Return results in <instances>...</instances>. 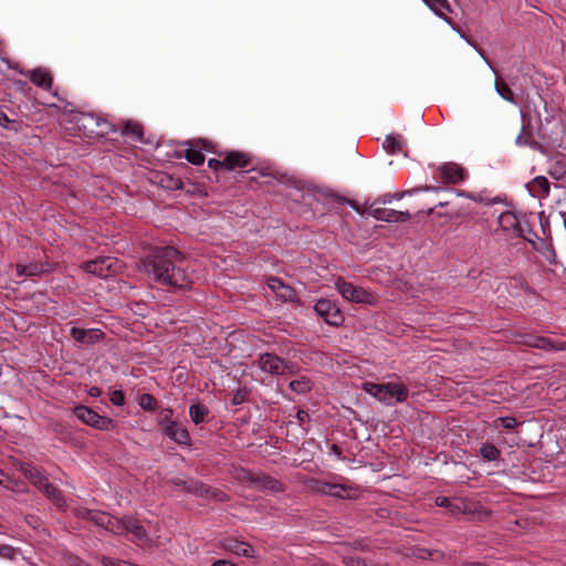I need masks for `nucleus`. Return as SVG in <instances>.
<instances>
[{"label":"nucleus","mask_w":566,"mask_h":566,"mask_svg":"<svg viewBox=\"0 0 566 566\" xmlns=\"http://www.w3.org/2000/svg\"><path fill=\"white\" fill-rule=\"evenodd\" d=\"M233 478L241 484L252 488L259 492L283 493L285 484L263 471H253L239 467L233 471Z\"/></svg>","instance_id":"obj_2"},{"label":"nucleus","mask_w":566,"mask_h":566,"mask_svg":"<svg viewBox=\"0 0 566 566\" xmlns=\"http://www.w3.org/2000/svg\"><path fill=\"white\" fill-rule=\"evenodd\" d=\"M104 337L105 333L98 328L87 329V335H85L83 344L94 345L103 340Z\"/></svg>","instance_id":"obj_44"},{"label":"nucleus","mask_w":566,"mask_h":566,"mask_svg":"<svg viewBox=\"0 0 566 566\" xmlns=\"http://www.w3.org/2000/svg\"><path fill=\"white\" fill-rule=\"evenodd\" d=\"M29 78L35 86L43 90H51L53 78L51 73L44 67H36L31 71Z\"/></svg>","instance_id":"obj_24"},{"label":"nucleus","mask_w":566,"mask_h":566,"mask_svg":"<svg viewBox=\"0 0 566 566\" xmlns=\"http://www.w3.org/2000/svg\"><path fill=\"white\" fill-rule=\"evenodd\" d=\"M158 184L168 190H178L184 187V182L180 178H175L168 174H163L158 176Z\"/></svg>","instance_id":"obj_37"},{"label":"nucleus","mask_w":566,"mask_h":566,"mask_svg":"<svg viewBox=\"0 0 566 566\" xmlns=\"http://www.w3.org/2000/svg\"><path fill=\"white\" fill-rule=\"evenodd\" d=\"M185 145L187 146H196L200 151L206 150L208 153H214L221 156V153H218L216 150V144L209 139L206 138H198L193 140L186 142Z\"/></svg>","instance_id":"obj_42"},{"label":"nucleus","mask_w":566,"mask_h":566,"mask_svg":"<svg viewBox=\"0 0 566 566\" xmlns=\"http://www.w3.org/2000/svg\"><path fill=\"white\" fill-rule=\"evenodd\" d=\"M75 125L86 138L103 137L112 130L111 123L93 113H78L75 116Z\"/></svg>","instance_id":"obj_4"},{"label":"nucleus","mask_w":566,"mask_h":566,"mask_svg":"<svg viewBox=\"0 0 566 566\" xmlns=\"http://www.w3.org/2000/svg\"><path fill=\"white\" fill-rule=\"evenodd\" d=\"M439 190V187H433V186H424L422 188H413V189H410V190H406V191H402V192H396L394 195L391 193H385L381 198H378L377 200H375L374 202L375 203H389L391 202L394 199H397V200H400L402 199L405 196L409 195H413L418 191H438Z\"/></svg>","instance_id":"obj_29"},{"label":"nucleus","mask_w":566,"mask_h":566,"mask_svg":"<svg viewBox=\"0 0 566 566\" xmlns=\"http://www.w3.org/2000/svg\"><path fill=\"white\" fill-rule=\"evenodd\" d=\"M324 196L326 198H332L334 201H336L337 203H347L352 208H354L356 211L360 212L356 201L354 200H350V199H347L346 197L344 196H340V195H337V193H334L332 190H326L324 191Z\"/></svg>","instance_id":"obj_45"},{"label":"nucleus","mask_w":566,"mask_h":566,"mask_svg":"<svg viewBox=\"0 0 566 566\" xmlns=\"http://www.w3.org/2000/svg\"><path fill=\"white\" fill-rule=\"evenodd\" d=\"M520 220L521 213L517 214L512 211H504L499 217V224L504 232L515 237Z\"/></svg>","instance_id":"obj_22"},{"label":"nucleus","mask_w":566,"mask_h":566,"mask_svg":"<svg viewBox=\"0 0 566 566\" xmlns=\"http://www.w3.org/2000/svg\"><path fill=\"white\" fill-rule=\"evenodd\" d=\"M378 203L373 202L368 208V216L375 218L376 220L386 221V222H405L411 218L410 212L407 211H398L388 208L377 207Z\"/></svg>","instance_id":"obj_12"},{"label":"nucleus","mask_w":566,"mask_h":566,"mask_svg":"<svg viewBox=\"0 0 566 566\" xmlns=\"http://www.w3.org/2000/svg\"><path fill=\"white\" fill-rule=\"evenodd\" d=\"M161 432L179 446H192V440L188 429L182 427L178 421H176V423H170V426H166Z\"/></svg>","instance_id":"obj_16"},{"label":"nucleus","mask_w":566,"mask_h":566,"mask_svg":"<svg viewBox=\"0 0 566 566\" xmlns=\"http://www.w3.org/2000/svg\"><path fill=\"white\" fill-rule=\"evenodd\" d=\"M413 555L420 559H434L436 555L443 557V554L438 551H431L428 548H416Z\"/></svg>","instance_id":"obj_47"},{"label":"nucleus","mask_w":566,"mask_h":566,"mask_svg":"<svg viewBox=\"0 0 566 566\" xmlns=\"http://www.w3.org/2000/svg\"><path fill=\"white\" fill-rule=\"evenodd\" d=\"M423 2H426L429 8L448 24H452V19L443 12H451V7L448 0H423Z\"/></svg>","instance_id":"obj_30"},{"label":"nucleus","mask_w":566,"mask_h":566,"mask_svg":"<svg viewBox=\"0 0 566 566\" xmlns=\"http://www.w3.org/2000/svg\"><path fill=\"white\" fill-rule=\"evenodd\" d=\"M347 546L354 548V549H357V551H361V552H366V551H369V544L366 539H355L348 544H346Z\"/></svg>","instance_id":"obj_54"},{"label":"nucleus","mask_w":566,"mask_h":566,"mask_svg":"<svg viewBox=\"0 0 566 566\" xmlns=\"http://www.w3.org/2000/svg\"><path fill=\"white\" fill-rule=\"evenodd\" d=\"M314 311L326 324L338 327L342 326L345 316L336 302L328 298H321L314 305Z\"/></svg>","instance_id":"obj_6"},{"label":"nucleus","mask_w":566,"mask_h":566,"mask_svg":"<svg viewBox=\"0 0 566 566\" xmlns=\"http://www.w3.org/2000/svg\"><path fill=\"white\" fill-rule=\"evenodd\" d=\"M336 289L338 293L347 301L357 304H373L375 296L367 290L354 285L352 282H347L344 279L336 281Z\"/></svg>","instance_id":"obj_7"},{"label":"nucleus","mask_w":566,"mask_h":566,"mask_svg":"<svg viewBox=\"0 0 566 566\" xmlns=\"http://www.w3.org/2000/svg\"><path fill=\"white\" fill-rule=\"evenodd\" d=\"M468 566H488V565L485 563L475 562V563L468 564Z\"/></svg>","instance_id":"obj_62"},{"label":"nucleus","mask_w":566,"mask_h":566,"mask_svg":"<svg viewBox=\"0 0 566 566\" xmlns=\"http://www.w3.org/2000/svg\"><path fill=\"white\" fill-rule=\"evenodd\" d=\"M268 287L274 293L275 297L284 303H293L301 305V300L297 291L291 285L286 284L277 276H268L265 279Z\"/></svg>","instance_id":"obj_8"},{"label":"nucleus","mask_w":566,"mask_h":566,"mask_svg":"<svg viewBox=\"0 0 566 566\" xmlns=\"http://www.w3.org/2000/svg\"><path fill=\"white\" fill-rule=\"evenodd\" d=\"M73 415L83 423L97 430L108 431L116 426L114 419L101 416L95 410L84 405L74 407Z\"/></svg>","instance_id":"obj_5"},{"label":"nucleus","mask_w":566,"mask_h":566,"mask_svg":"<svg viewBox=\"0 0 566 566\" xmlns=\"http://www.w3.org/2000/svg\"><path fill=\"white\" fill-rule=\"evenodd\" d=\"M191 491H192V494L203 496L207 499H212L218 502L230 501L229 494H227L226 492H223L220 489L209 486V485L205 484L203 482L196 483L195 485H192Z\"/></svg>","instance_id":"obj_19"},{"label":"nucleus","mask_w":566,"mask_h":566,"mask_svg":"<svg viewBox=\"0 0 566 566\" xmlns=\"http://www.w3.org/2000/svg\"><path fill=\"white\" fill-rule=\"evenodd\" d=\"M495 90L502 98L507 102L515 103L514 93L506 82L501 78H496Z\"/></svg>","instance_id":"obj_43"},{"label":"nucleus","mask_w":566,"mask_h":566,"mask_svg":"<svg viewBox=\"0 0 566 566\" xmlns=\"http://www.w3.org/2000/svg\"><path fill=\"white\" fill-rule=\"evenodd\" d=\"M15 270L18 276H39L50 271V263L41 261H32L29 264L18 263Z\"/></svg>","instance_id":"obj_21"},{"label":"nucleus","mask_w":566,"mask_h":566,"mask_svg":"<svg viewBox=\"0 0 566 566\" xmlns=\"http://www.w3.org/2000/svg\"><path fill=\"white\" fill-rule=\"evenodd\" d=\"M137 403L144 411L147 412H154L158 409V401L151 394H140L137 397Z\"/></svg>","instance_id":"obj_35"},{"label":"nucleus","mask_w":566,"mask_h":566,"mask_svg":"<svg viewBox=\"0 0 566 566\" xmlns=\"http://www.w3.org/2000/svg\"><path fill=\"white\" fill-rule=\"evenodd\" d=\"M109 400L114 406L122 407L125 405V392L120 389H115L109 395Z\"/></svg>","instance_id":"obj_51"},{"label":"nucleus","mask_w":566,"mask_h":566,"mask_svg":"<svg viewBox=\"0 0 566 566\" xmlns=\"http://www.w3.org/2000/svg\"><path fill=\"white\" fill-rule=\"evenodd\" d=\"M342 563L346 566H368L366 559L352 555H342Z\"/></svg>","instance_id":"obj_48"},{"label":"nucleus","mask_w":566,"mask_h":566,"mask_svg":"<svg viewBox=\"0 0 566 566\" xmlns=\"http://www.w3.org/2000/svg\"><path fill=\"white\" fill-rule=\"evenodd\" d=\"M114 259L111 256L97 258L92 261H87L83 264L85 272L99 277H107L111 275V270L114 264Z\"/></svg>","instance_id":"obj_14"},{"label":"nucleus","mask_w":566,"mask_h":566,"mask_svg":"<svg viewBox=\"0 0 566 566\" xmlns=\"http://www.w3.org/2000/svg\"><path fill=\"white\" fill-rule=\"evenodd\" d=\"M382 147L390 155H396L400 153L402 149L401 136L398 134L387 135L382 144Z\"/></svg>","instance_id":"obj_34"},{"label":"nucleus","mask_w":566,"mask_h":566,"mask_svg":"<svg viewBox=\"0 0 566 566\" xmlns=\"http://www.w3.org/2000/svg\"><path fill=\"white\" fill-rule=\"evenodd\" d=\"M184 157L195 166H199L205 163V155L196 146H188V148L185 149Z\"/></svg>","instance_id":"obj_40"},{"label":"nucleus","mask_w":566,"mask_h":566,"mask_svg":"<svg viewBox=\"0 0 566 566\" xmlns=\"http://www.w3.org/2000/svg\"><path fill=\"white\" fill-rule=\"evenodd\" d=\"M359 489L354 484L347 483H331L329 496L339 500H355L358 497Z\"/></svg>","instance_id":"obj_20"},{"label":"nucleus","mask_w":566,"mask_h":566,"mask_svg":"<svg viewBox=\"0 0 566 566\" xmlns=\"http://www.w3.org/2000/svg\"><path fill=\"white\" fill-rule=\"evenodd\" d=\"M120 133L132 138L133 142L145 143L143 137L144 127L138 122L127 120L122 127Z\"/></svg>","instance_id":"obj_28"},{"label":"nucleus","mask_w":566,"mask_h":566,"mask_svg":"<svg viewBox=\"0 0 566 566\" xmlns=\"http://www.w3.org/2000/svg\"><path fill=\"white\" fill-rule=\"evenodd\" d=\"M331 483L324 480L319 479H311L308 481V486L312 492L318 494V495H326L329 496L331 493Z\"/></svg>","instance_id":"obj_39"},{"label":"nucleus","mask_w":566,"mask_h":566,"mask_svg":"<svg viewBox=\"0 0 566 566\" xmlns=\"http://www.w3.org/2000/svg\"><path fill=\"white\" fill-rule=\"evenodd\" d=\"M143 270L156 284L169 292H187L192 289V272L189 261L174 247L156 248L142 260Z\"/></svg>","instance_id":"obj_1"},{"label":"nucleus","mask_w":566,"mask_h":566,"mask_svg":"<svg viewBox=\"0 0 566 566\" xmlns=\"http://www.w3.org/2000/svg\"><path fill=\"white\" fill-rule=\"evenodd\" d=\"M434 208H436V207L428 209V210H427V214H428V216L432 214V213L434 212Z\"/></svg>","instance_id":"obj_64"},{"label":"nucleus","mask_w":566,"mask_h":566,"mask_svg":"<svg viewBox=\"0 0 566 566\" xmlns=\"http://www.w3.org/2000/svg\"><path fill=\"white\" fill-rule=\"evenodd\" d=\"M124 530L134 534L137 538L142 539L147 536L145 528L139 524L137 520L134 518H125L123 520Z\"/></svg>","instance_id":"obj_38"},{"label":"nucleus","mask_w":566,"mask_h":566,"mask_svg":"<svg viewBox=\"0 0 566 566\" xmlns=\"http://www.w3.org/2000/svg\"><path fill=\"white\" fill-rule=\"evenodd\" d=\"M4 482H6L4 480L0 479V485H4L7 489L14 490L13 486H10L9 484H6Z\"/></svg>","instance_id":"obj_63"},{"label":"nucleus","mask_w":566,"mask_h":566,"mask_svg":"<svg viewBox=\"0 0 566 566\" xmlns=\"http://www.w3.org/2000/svg\"><path fill=\"white\" fill-rule=\"evenodd\" d=\"M170 482L175 486L181 488L189 493H192V491H191L192 485H195L196 483H202L201 481H198V480L186 481V480H181V479H172Z\"/></svg>","instance_id":"obj_50"},{"label":"nucleus","mask_w":566,"mask_h":566,"mask_svg":"<svg viewBox=\"0 0 566 566\" xmlns=\"http://www.w3.org/2000/svg\"><path fill=\"white\" fill-rule=\"evenodd\" d=\"M515 238H522L528 241L531 244L535 245L534 239H538V235L534 232L530 220L526 214L521 213V220L518 228L515 233Z\"/></svg>","instance_id":"obj_26"},{"label":"nucleus","mask_w":566,"mask_h":566,"mask_svg":"<svg viewBox=\"0 0 566 566\" xmlns=\"http://www.w3.org/2000/svg\"><path fill=\"white\" fill-rule=\"evenodd\" d=\"M87 394L91 396V397H94V398H97L101 396L102 394V390L96 387V386H93L91 387L88 390H87Z\"/></svg>","instance_id":"obj_59"},{"label":"nucleus","mask_w":566,"mask_h":566,"mask_svg":"<svg viewBox=\"0 0 566 566\" xmlns=\"http://www.w3.org/2000/svg\"><path fill=\"white\" fill-rule=\"evenodd\" d=\"M15 556V549L11 545H1L0 546V557L7 559H13Z\"/></svg>","instance_id":"obj_55"},{"label":"nucleus","mask_w":566,"mask_h":566,"mask_svg":"<svg viewBox=\"0 0 566 566\" xmlns=\"http://www.w3.org/2000/svg\"><path fill=\"white\" fill-rule=\"evenodd\" d=\"M440 177L446 184L457 185L464 180L465 170L455 163H447L438 168Z\"/></svg>","instance_id":"obj_15"},{"label":"nucleus","mask_w":566,"mask_h":566,"mask_svg":"<svg viewBox=\"0 0 566 566\" xmlns=\"http://www.w3.org/2000/svg\"><path fill=\"white\" fill-rule=\"evenodd\" d=\"M530 193L537 198H547L549 196L551 185L546 177L537 176L528 185Z\"/></svg>","instance_id":"obj_23"},{"label":"nucleus","mask_w":566,"mask_h":566,"mask_svg":"<svg viewBox=\"0 0 566 566\" xmlns=\"http://www.w3.org/2000/svg\"><path fill=\"white\" fill-rule=\"evenodd\" d=\"M331 452L334 453L339 459L343 457V449L336 443H333L331 446Z\"/></svg>","instance_id":"obj_58"},{"label":"nucleus","mask_w":566,"mask_h":566,"mask_svg":"<svg viewBox=\"0 0 566 566\" xmlns=\"http://www.w3.org/2000/svg\"><path fill=\"white\" fill-rule=\"evenodd\" d=\"M226 170L235 168H248L252 164V156L240 150H231L224 154Z\"/></svg>","instance_id":"obj_17"},{"label":"nucleus","mask_w":566,"mask_h":566,"mask_svg":"<svg viewBox=\"0 0 566 566\" xmlns=\"http://www.w3.org/2000/svg\"><path fill=\"white\" fill-rule=\"evenodd\" d=\"M104 565H105V566H120L119 564H117V563H115V562H113V560H109V559H106V560L104 562Z\"/></svg>","instance_id":"obj_61"},{"label":"nucleus","mask_w":566,"mask_h":566,"mask_svg":"<svg viewBox=\"0 0 566 566\" xmlns=\"http://www.w3.org/2000/svg\"><path fill=\"white\" fill-rule=\"evenodd\" d=\"M53 431L57 434L59 439L63 442H70L72 439V433L64 428L62 423H54Z\"/></svg>","instance_id":"obj_49"},{"label":"nucleus","mask_w":566,"mask_h":566,"mask_svg":"<svg viewBox=\"0 0 566 566\" xmlns=\"http://www.w3.org/2000/svg\"><path fill=\"white\" fill-rule=\"evenodd\" d=\"M258 366L264 373L279 376L285 374L286 370H290L293 367V364L273 353H265L259 356Z\"/></svg>","instance_id":"obj_10"},{"label":"nucleus","mask_w":566,"mask_h":566,"mask_svg":"<svg viewBox=\"0 0 566 566\" xmlns=\"http://www.w3.org/2000/svg\"><path fill=\"white\" fill-rule=\"evenodd\" d=\"M479 454L486 461H496L501 455V451L494 443L484 442L479 450Z\"/></svg>","instance_id":"obj_36"},{"label":"nucleus","mask_w":566,"mask_h":566,"mask_svg":"<svg viewBox=\"0 0 566 566\" xmlns=\"http://www.w3.org/2000/svg\"><path fill=\"white\" fill-rule=\"evenodd\" d=\"M523 344L545 352L566 350V342L554 340L546 336L525 335Z\"/></svg>","instance_id":"obj_13"},{"label":"nucleus","mask_w":566,"mask_h":566,"mask_svg":"<svg viewBox=\"0 0 566 566\" xmlns=\"http://www.w3.org/2000/svg\"><path fill=\"white\" fill-rule=\"evenodd\" d=\"M539 222H541V227H542V230H543V233L546 235V227H548V220H543L542 218H539Z\"/></svg>","instance_id":"obj_60"},{"label":"nucleus","mask_w":566,"mask_h":566,"mask_svg":"<svg viewBox=\"0 0 566 566\" xmlns=\"http://www.w3.org/2000/svg\"><path fill=\"white\" fill-rule=\"evenodd\" d=\"M496 421L504 429H514L518 424L517 420L511 416L499 417Z\"/></svg>","instance_id":"obj_52"},{"label":"nucleus","mask_w":566,"mask_h":566,"mask_svg":"<svg viewBox=\"0 0 566 566\" xmlns=\"http://www.w3.org/2000/svg\"><path fill=\"white\" fill-rule=\"evenodd\" d=\"M85 335H87V329H84V328H80V327H72L71 331H70V336L78 342V343H82L84 342L85 339Z\"/></svg>","instance_id":"obj_53"},{"label":"nucleus","mask_w":566,"mask_h":566,"mask_svg":"<svg viewBox=\"0 0 566 566\" xmlns=\"http://www.w3.org/2000/svg\"><path fill=\"white\" fill-rule=\"evenodd\" d=\"M459 514L468 515L471 520L484 522L491 516V511L485 509L479 501L469 497H461Z\"/></svg>","instance_id":"obj_11"},{"label":"nucleus","mask_w":566,"mask_h":566,"mask_svg":"<svg viewBox=\"0 0 566 566\" xmlns=\"http://www.w3.org/2000/svg\"><path fill=\"white\" fill-rule=\"evenodd\" d=\"M174 409L170 407L163 408L157 416V426L160 430H164L166 426H170V423H176V420L172 419Z\"/></svg>","instance_id":"obj_41"},{"label":"nucleus","mask_w":566,"mask_h":566,"mask_svg":"<svg viewBox=\"0 0 566 566\" xmlns=\"http://www.w3.org/2000/svg\"><path fill=\"white\" fill-rule=\"evenodd\" d=\"M78 516L83 520L91 521L95 525L105 530H113L112 517L105 512L84 509L80 511Z\"/></svg>","instance_id":"obj_18"},{"label":"nucleus","mask_w":566,"mask_h":566,"mask_svg":"<svg viewBox=\"0 0 566 566\" xmlns=\"http://www.w3.org/2000/svg\"><path fill=\"white\" fill-rule=\"evenodd\" d=\"M547 172L553 179L562 180L566 176V156H556L552 161Z\"/></svg>","instance_id":"obj_31"},{"label":"nucleus","mask_w":566,"mask_h":566,"mask_svg":"<svg viewBox=\"0 0 566 566\" xmlns=\"http://www.w3.org/2000/svg\"><path fill=\"white\" fill-rule=\"evenodd\" d=\"M289 387L298 395H305L312 390L313 381L306 376H301L290 381Z\"/></svg>","instance_id":"obj_32"},{"label":"nucleus","mask_w":566,"mask_h":566,"mask_svg":"<svg viewBox=\"0 0 566 566\" xmlns=\"http://www.w3.org/2000/svg\"><path fill=\"white\" fill-rule=\"evenodd\" d=\"M30 481L34 486H36L48 499L54 501V503L59 506L64 504V497L62 496L60 490L49 481V479L43 475L38 470L30 471Z\"/></svg>","instance_id":"obj_9"},{"label":"nucleus","mask_w":566,"mask_h":566,"mask_svg":"<svg viewBox=\"0 0 566 566\" xmlns=\"http://www.w3.org/2000/svg\"><path fill=\"white\" fill-rule=\"evenodd\" d=\"M461 497H448V496H437L434 503L439 507L447 509L450 514L458 515L459 514V504Z\"/></svg>","instance_id":"obj_33"},{"label":"nucleus","mask_w":566,"mask_h":566,"mask_svg":"<svg viewBox=\"0 0 566 566\" xmlns=\"http://www.w3.org/2000/svg\"><path fill=\"white\" fill-rule=\"evenodd\" d=\"M208 167L213 170H226L224 158L222 160L216 159V158H210L208 160Z\"/></svg>","instance_id":"obj_56"},{"label":"nucleus","mask_w":566,"mask_h":566,"mask_svg":"<svg viewBox=\"0 0 566 566\" xmlns=\"http://www.w3.org/2000/svg\"><path fill=\"white\" fill-rule=\"evenodd\" d=\"M249 395H250V391L247 387L238 388L232 395V399H231L232 405L233 406L242 405L243 402H245L248 400Z\"/></svg>","instance_id":"obj_46"},{"label":"nucleus","mask_w":566,"mask_h":566,"mask_svg":"<svg viewBox=\"0 0 566 566\" xmlns=\"http://www.w3.org/2000/svg\"><path fill=\"white\" fill-rule=\"evenodd\" d=\"M223 547L238 556L250 557L252 556L253 548L245 542L238 541L237 538H227Z\"/></svg>","instance_id":"obj_25"},{"label":"nucleus","mask_w":566,"mask_h":566,"mask_svg":"<svg viewBox=\"0 0 566 566\" xmlns=\"http://www.w3.org/2000/svg\"><path fill=\"white\" fill-rule=\"evenodd\" d=\"M209 415V408L200 401H197L189 406V417L196 426L207 422Z\"/></svg>","instance_id":"obj_27"},{"label":"nucleus","mask_w":566,"mask_h":566,"mask_svg":"<svg viewBox=\"0 0 566 566\" xmlns=\"http://www.w3.org/2000/svg\"><path fill=\"white\" fill-rule=\"evenodd\" d=\"M296 418H297V421L300 422V424H303V423L310 421V419H311L307 411H305L301 408L296 412Z\"/></svg>","instance_id":"obj_57"},{"label":"nucleus","mask_w":566,"mask_h":566,"mask_svg":"<svg viewBox=\"0 0 566 566\" xmlns=\"http://www.w3.org/2000/svg\"><path fill=\"white\" fill-rule=\"evenodd\" d=\"M364 389L366 392L375 397L377 400L386 405H395L407 400L409 390L403 384L397 382H365Z\"/></svg>","instance_id":"obj_3"}]
</instances>
